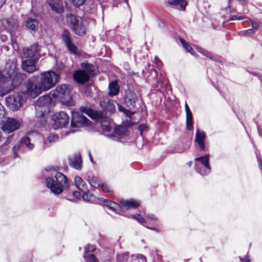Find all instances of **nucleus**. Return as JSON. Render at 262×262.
<instances>
[{"label": "nucleus", "instance_id": "obj_1", "mask_svg": "<svg viewBox=\"0 0 262 262\" xmlns=\"http://www.w3.org/2000/svg\"><path fill=\"white\" fill-rule=\"evenodd\" d=\"M39 82L35 83L29 79L25 84L26 93L32 98L39 95L42 91H46L53 87L59 78V75L53 71L42 72L40 74Z\"/></svg>", "mask_w": 262, "mask_h": 262}, {"label": "nucleus", "instance_id": "obj_2", "mask_svg": "<svg viewBox=\"0 0 262 262\" xmlns=\"http://www.w3.org/2000/svg\"><path fill=\"white\" fill-rule=\"evenodd\" d=\"M80 111L81 113L76 112H72V117L71 124L73 127H79L82 125L86 126L89 124V120L82 114H85L91 118L96 120H101L103 118V113L93 111L92 109L88 107H80Z\"/></svg>", "mask_w": 262, "mask_h": 262}, {"label": "nucleus", "instance_id": "obj_3", "mask_svg": "<svg viewBox=\"0 0 262 262\" xmlns=\"http://www.w3.org/2000/svg\"><path fill=\"white\" fill-rule=\"evenodd\" d=\"M55 177L56 181L51 177L46 179V183L52 192L56 195L61 193L64 188H69V182L66 176L60 172H55Z\"/></svg>", "mask_w": 262, "mask_h": 262}, {"label": "nucleus", "instance_id": "obj_4", "mask_svg": "<svg viewBox=\"0 0 262 262\" xmlns=\"http://www.w3.org/2000/svg\"><path fill=\"white\" fill-rule=\"evenodd\" d=\"M71 88L70 85L61 84L57 86L54 90L50 92L53 99L59 100L67 106H73L74 102L70 96Z\"/></svg>", "mask_w": 262, "mask_h": 262}, {"label": "nucleus", "instance_id": "obj_5", "mask_svg": "<svg viewBox=\"0 0 262 262\" xmlns=\"http://www.w3.org/2000/svg\"><path fill=\"white\" fill-rule=\"evenodd\" d=\"M104 205L108 208L119 214H121L122 209L123 208L128 210L130 209L137 208L140 205V202L134 199L128 200H122L119 204L107 200H104Z\"/></svg>", "mask_w": 262, "mask_h": 262}, {"label": "nucleus", "instance_id": "obj_6", "mask_svg": "<svg viewBox=\"0 0 262 262\" xmlns=\"http://www.w3.org/2000/svg\"><path fill=\"white\" fill-rule=\"evenodd\" d=\"M67 23L75 34L83 36L86 33L87 27L85 23L80 17H77L72 14L67 15Z\"/></svg>", "mask_w": 262, "mask_h": 262}, {"label": "nucleus", "instance_id": "obj_7", "mask_svg": "<svg viewBox=\"0 0 262 262\" xmlns=\"http://www.w3.org/2000/svg\"><path fill=\"white\" fill-rule=\"evenodd\" d=\"M25 101V97L22 93H15L6 98L7 105L12 111L18 110Z\"/></svg>", "mask_w": 262, "mask_h": 262}, {"label": "nucleus", "instance_id": "obj_8", "mask_svg": "<svg viewBox=\"0 0 262 262\" xmlns=\"http://www.w3.org/2000/svg\"><path fill=\"white\" fill-rule=\"evenodd\" d=\"M52 120L54 121L53 127L54 129H58L64 127L67 125L69 121V117L64 112L61 111L55 114L52 116Z\"/></svg>", "mask_w": 262, "mask_h": 262}, {"label": "nucleus", "instance_id": "obj_9", "mask_svg": "<svg viewBox=\"0 0 262 262\" xmlns=\"http://www.w3.org/2000/svg\"><path fill=\"white\" fill-rule=\"evenodd\" d=\"M21 122L19 120L12 118H8L6 121L3 123L2 129L6 133L10 134L18 129L20 125Z\"/></svg>", "mask_w": 262, "mask_h": 262}, {"label": "nucleus", "instance_id": "obj_10", "mask_svg": "<svg viewBox=\"0 0 262 262\" xmlns=\"http://www.w3.org/2000/svg\"><path fill=\"white\" fill-rule=\"evenodd\" d=\"M25 146L30 150H32L34 148V145L30 142V140L28 137H24L22 138L19 142L13 146L12 151L14 158L18 157V151L23 150V147Z\"/></svg>", "mask_w": 262, "mask_h": 262}, {"label": "nucleus", "instance_id": "obj_11", "mask_svg": "<svg viewBox=\"0 0 262 262\" xmlns=\"http://www.w3.org/2000/svg\"><path fill=\"white\" fill-rule=\"evenodd\" d=\"M209 156L206 155L204 157H198L195 159V161H200L201 163L204 166L205 169L204 170L201 169L199 165L196 166V170L198 173L202 175L208 174L211 171V167L209 163Z\"/></svg>", "mask_w": 262, "mask_h": 262}, {"label": "nucleus", "instance_id": "obj_12", "mask_svg": "<svg viewBox=\"0 0 262 262\" xmlns=\"http://www.w3.org/2000/svg\"><path fill=\"white\" fill-rule=\"evenodd\" d=\"M1 23L4 29L10 33L14 32L18 26L17 19L13 17L4 18L2 19Z\"/></svg>", "mask_w": 262, "mask_h": 262}, {"label": "nucleus", "instance_id": "obj_13", "mask_svg": "<svg viewBox=\"0 0 262 262\" xmlns=\"http://www.w3.org/2000/svg\"><path fill=\"white\" fill-rule=\"evenodd\" d=\"M61 37L68 50L72 53L77 54V48L72 41L70 33L64 30L62 33Z\"/></svg>", "mask_w": 262, "mask_h": 262}, {"label": "nucleus", "instance_id": "obj_14", "mask_svg": "<svg viewBox=\"0 0 262 262\" xmlns=\"http://www.w3.org/2000/svg\"><path fill=\"white\" fill-rule=\"evenodd\" d=\"M39 47L37 45L34 44L29 47L25 48L23 49L24 56L26 58L39 59Z\"/></svg>", "mask_w": 262, "mask_h": 262}, {"label": "nucleus", "instance_id": "obj_15", "mask_svg": "<svg viewBox=\"0 0 262 262\" xmlns=\"http://www.w3.org/2000/svg\"><path fill=\"white\" fill-rule=\"evenodd\" d=\"M38 59L36 58L23 61L21 63L23 70L29 73L37 71L38 68L36 66V63Z\"/></svg>", "mask_w": 262, "mask_h": 262}, {"label": "nucleus", "instance_id": "obj_16", "mask_svg": "<svg viewBox=\"0 0 262 262\" xmlns=\"http://www.w3.org/2000/svg\"><path fill=\"white\" fill-rule=\"evenodd\" d=\"M69 165L77 170H80L82 166V161L81 155L75 153L70 156L68 159Z\"/></svg>", "mask_w": 262, "mask_h": 262}, {"label": "nucleus", "instance_id": "obj_17", "mask_svg": "<svg viewBox=\"0 0 262 262\" xmlns=\"http://www.w3.org/2000/svg\"><path fill=\"white\" fill-rule=\"evenodd\" d=\"M115 101L110 100L107 97L103 98L100 101L101 107L106 113H112L115 111Z\"/></svg>", "mask_w": 262, "mask_h": 262}, {"label": "nucleus", "instance_id": "obj_18", "mask_svg": "<svg viewBox=\"0 0 262 262\" xmlns=\"http://www.w3.org/2000/svg\"><path fill=\"white\" fill-rule=\"evenodd\" d=\"M137 100V97L135 93L131 91L126 92V96L124 97V102L129 109L135 107Z\"/></svg>", "mask_w": 262, "mask_h": 262}, {"label": "nucleus", "instance_id": "obj_19", "mask_svg": "<svg viewBox=\"0 0 262 262\" xmlns=\"http://www.w3.org/2000/svg\"><path fill=\"white\" fill-rule=\"evenodd\" d=\"M52 96L50 93L48 95L42 96L38 98V100L35 101L34 105L36 110L40 107L48 106L52 101Z\"/></svg>", "mask_w": 262, "mask_h": 262}, {"label": "nucleus", "instance_id": "obj_20", "mask_svg": "<svg viewBox=\"0 0 262 262\" xmlns=\"http://www.w3.org/2000/svg\"><path fill=\"white\" fill-rule=\"evenodd\" d=\"M74 80L78 83L83 84L89 79L88 74L83 70H78L73 74Z\"/></svg>", "mask_w": 262, "mask_h": 262}, {"label": "nucleus", "instance_id": "obj_21", "mask_svg": "<svg viewBox=\"0 0 262 262\" xmlns=\"http://www.w3.org/2000/svg\"><path fill=\"white\" fill-rule=\"evenodd\" d=\"M17 60L14 58L11 60L9 59L6 65L7 74L9 77L14 75L17 69Z\"/></svg>", "mask_w": 262, "mask_h": 262}, {"label": "nucleus", "instance_id": "obj_22", "mask_svg": "<svg viewBox=\"0 0 262 262\" xmlns=\"http://www.w3.org/2000/svg\"><path fill=\"white\" fill-rule=\"evenodd\" d=\"M25 26L28 29L35 32L38 29V22L34 18H28L25 22Z\"/></svg>", "mask_w": 262, "mask_h": 262}, {"label": "nucleus", "instance_id": "obj_23", "mask_svg": "<svg viewBox=\"0 0 262 262\" xmlns=\"http://www.w3.org/2000/svg\"><path fill=\"white\" fill-rule=\"evenodd\" d=\"M206 136L204 132H200L198 130L195 135V142L198 144L201 149L205 148L204 140Z\"/></svg>", "mask_w": 262, "mask_h": 262}, {"label": "nucleus", "instance_id": "obj_24", "mask_svg": "<svg viewBox=\"0 0 262 262\" xmlns=\"http://www.w3.org/2000/svg\"><path fill=\"white\" fill-rule=\"evenodd\" d=\"M88 181L90 185L95 188L99 187L102 182L101 180L98 177L93 175L89 176Z\"/></svg>", "mask_w": 262, "mask_h": 262}, {"label": "nucleus", "instance_id": "obj_25", "mask_svg": "<svg viewBox=\"0 0 262 262\" xmlns=\"http://www.w3.org/2000/svg\"><path fill=\"white\" fill-rule=\"evenodd\" d=\"M74 184L76 187L81 191H84L86 189V185L85 182L79 176L75 177Z\"/></svg>", "mask_w": 262, "mask_h": 262}, {"label": "nucleus", "instance_id": "obj_26", "mask_svg": "<svg viewBox=\"0 0 262 262\" xmlns=\"http://www.w3.org/2000/svg\"><path fill=\"white\" fill-rule=\"evenodd\" d=\"M81 67L88 73L94 76L96 74V70L95 67L92 64L87 62L81 63Z\"/></svg>", "mask_w": 262, "mask_h": 262}, {"label": "nucleus", "instance_id": "obj_27", "mask_svg": "<svg viewBox=\"0 0 262 262\" xmlns=\"http://www.w3.org/2000/svg\"><path fill=\"white\" fill-rule=\"evenodd\" d=\"M119 92V88L116 82L113 81L109 84L108 94L111 96L118 95Z\"/></svg>", "mask_w": 262, "mask_h": 262}, {"label": "nucleus", "instance_id": "obj_28", "mask_svg": "<svg viewBox=\"0 0 262 262\" xmlns=\"http://www.w3.org/2000/svg\"><path fill=\"white\" fill-rule=\"evenodd\" d=\"M167 3L173 6L179 5L182 9H185L187 5V2L185 0H169Z\"/></svg>", "mask_w": 262, "mask_h": 262}, {"label": "nucleus", "instance_id": "obj_29", "mask_svg": "<svg viewBox=\"0 0 262 262\" xmlns=\"http://www.w3.org/2000/svg\"><path fill=\"white\" fill-rule=\"evenodd\" d=\"M186 126L188 130L193 128L192 114L191 112L186 113Z\"/></svg>", "mask_w": 262, "mask_h": 262}, {"label": "nucleus", "instance_id": "obj_30", "mask_svg": "<svg viewBox=\"0 0 262 262\" xmlns=\"http://www.w3.org/2000/svg\"><path fill=\"white\" fill-rule=\"evenodd\" d=\"M114 132L119 136H125L127 135V129L124 126H118L115 128Z\"/></svg>", "mask_w": 262, "mask_h": 262}, {"label": "nucleus", "instance_id": "obj_31", "mask_svg": "<svg viewBox=\"0 0 262 262\" xmlns=\"http://www.w3.org/2000/svg\"><path fill=\"white\" fill-rule=\"evenodd\" d=\"M180 41L182 44V45L183 46V47H184V48L188 52H189L190 54H191L192 55H193L194 54V53H193V50L192 49V48H191V47L190 46V45L187 42H186L185 41V40L183 38H180Z\"/></svg>", "mask_w": 262, "mask_h": 262}, {"label": "nucleus", "instance_id": "obj_32", "mask_svg": "<svg viewBox=\"0 0 262 262\" xmlns=\"http://www.w3.org/2000/svg\"><path fill=\"white\" fill-rule=\"evenodd\" d=\"M117 259L118 262H127L128 259V253L126 252L118 254Z\"/></svg>", "mask_w": 262, "mask_h": 262}, {"label": "nucleus", "instance_id": "obj_33", "mask_svg": "<svg viewBox=\"0 0 262 262\" xmlns=\"http://www.w3.org/2000/svg\"><path fill=\"white\" fill-rule=\"evenodd\" d=\"M52 10L58 13H60L63 11V8L59 4L54 3L50 5Z\"/></svg>", "mask_w": 262, "mask_h": 262}, {"label": "nucleus", "instance_id": "obj_34", "mask_svg": "<svg viewBox=\"0 0 262 262\" xmlns=\"http://www.w3.org/2000/svg\"><path fill=\"white\" fill-rule=\"evenodd\" d=\"M47 140L50 143H54L58 141L59 136L57 134L52 133L48 135Z\"/></svg>", "mask_w": 262, "mask_h": 262}, {"label": "nucleus", "instance_id": "obj_35", "mask_svg": "<svg viewBox=\"0 0 262 262\" xmlns=\"http://www.w3.org/2000/svg\"><path fill=\"white\" fill-rule=\"evenodd\" d=\"M94 199L95 196L89 191L85 192L83 194V199L85 201H93Z\"/></svg>", "mask_w": 262, "mask_h": 262}, {"label": "nucleus", "instance_id": "obj_36", "mask_svg": "<svg viewBox=\"0 0 262 262\" xmlns=\"http://www.w3.org/2000/svg\"><path fill=\"white\" fill-rule=\"evenodd\" d=\"M83 257L85 259L86 262H99L94 255L92 254H84Z\"/></svg>", "mask_w": 262, "mask_h": 262}, {"label": "nucleus", "instance_id": "obj_37", "mask_svg": "<svg viewBox=\"0 0 262 262\" xmlns=\"http://www.w3.org/2000/svg\"><path fill=\"white\" fill-rule=\"evenodd\" d=\"M255 31L252 29H249L246 30L242 31L241 35L244 36H250L254 35Z\"/></svg>", "mask_w": 262, "mask_h": 262}, {"label": "nucleus", "instance_id": "obj_38", "mask_svg": "<svg viewBox=\"0 0 262 262\" xmlns=\"http://www.w3.org/2000/svg\"><path fill=\"white\" fill-rule=\"evenodd\" d=\"M198 50L200 53L202 54L203 55H204L211 59H213V57L211 55V54L210 52H209L208 51H207L203 49L200 48H198Z\"/></svg>", "mask_w": 262, "mask_h": 262}, {"label": "nucleus", "instance_id": "obj_39", "mask_svg": "<svg viewBox=\"0 0 262 262\" xmlns=\"http://www.w3.org/2000/svg\"><path fill=\"white\" fill-rule=\"evenodd\" d=\"M96 247L92 245H88L84 248V254L88 255L87 253L89 252H93L95 251Z\"/></svg>", "mask_w": 262, "mask_h": 262}, {"label": "nucleus", "instance_id": "obj_40", "mask_svg": "<svg viewBox=\"0 0 262 262\" xmlns=\"http://www.w3.org/2000/svg\"><path fill=\"white\" fill-rule=\"evenodd\" d=\"M7 77L5 76L0 70V87L4 86L7 82Z\"/></svg>", "mask_w": 262, "mask_h": 262}, {"label": "nucleus", "instance_id": "obj_41", "mask_svg": "<svg viewBox=\"0 0 262 262\" xmlns=\"http://www.w3.org/2000/svg\"><path fill=\"white\" fill-rule=\"evenodd\" d=\"M73 5L76 7L82 6L86 0H70Z\"/></svg>", "mask_w": 262, "mask_h": 262}, {"label": "nucleus", "instance_id": "obj_42", "mask_svg": "<svg viewBox=\"0 0 262 262\" xmlns=\"http://www.w3.org/2000/svg\"><path fill=\"white\" fill-rule=\"evenodd\" d=\"M133 256H135V258L139 262H147L146 258L145 256L141 254H137Z\"/></svg>", "mask_w": 262, "mask_h": 262}, {"label": "nucleus", "instance_id": "obj_43", "mask_svg": "<svg viewBox=\"0 0 262 262\" xmlns=\"http://www.w3.org/2000/svg\"><path fill=\"white\" fill-rule=\"evenodd\" d=\"M101 128L106 132H110L112 129L111 126L108 123H104L101 124Z\"/></svg>", "mask_w": 262, "mask_h": 262}, {"label": "nucleus", "instance_id": "obj_44", "mask_svg": "<svg viewBox=\"0 0 262 262\" xmlns=\"http://www.w3.org/2000/svg\"><path fill=\"white\" fill-rule=\"evenodd\" d=\"M133 216L140 223H144L145 222V219L142 217L139 214H135L133 215Z\"/></svg>", "mask_w": 262, "mask_h": 262}, {"label": "nucleus", "instance_id": "obj_45", "mask_svg": "<svg viewBox=\"0 0 262 262\" xmlns=\"http://www.w3.org/2000/svg\"><path fill=\"white\" fill-rule=\"evenodd\" d=\"M246 16L244 15H233L231 16V20H242L245 19Z\"/></svg>", "mask_w": 262, "mask_h": 262}, {"label": "nucleus", "instance_id": "obj_46", "mask_svg": "<svg viewBox=\"0 0 262 262\" xmlns=\"http://www.w3.org/2000/svg\"><path fill=\"white\" fill-rule=\"evenodd\" d=\"M100 187H101L103 191L105 192H106V193H111L112 192V191L109 190V188L106 185L103 184L101 183V184Z\"/></svg>", "mask_w": 262, "mask_h": 262}, {"label": "nucleus", "instance_id": "obj_47", "mask_svg": "<svg viewBox=\"0 0 262 262\" xmlns=\"http://www.w3.org/2000/svg\"><path fill=\"white\" fill-rule=\"evenodd\" d=\"M11 43H12V46L14 50L18 49V45L17 44L16 39L13 37L11 38Z\"/></svg>", "mask_w": 262, "mask_h": 262}, {"label": "nucleus", "instance_id": "obj_48", "mask_svg": "<svg viewBox=\"0 0 262 262\" xmlns=\"http://www.w3.org/2000/svg\"><path fill=\"white\" fill-rule=\"evenodd\" d=\"M155 62L158 68H159L162 64V62L161 60L158 57V56H155Z\"/></svg>", "mask_w": 262, "mask_h": 262}, {"label": "nucleus", "instance_id": "obj_49", "mask_svg": "<svg viewBox=\"0 0 262 262\" xmlns=\"http://www.w3.org/2000/svg\"><path fill=\"white\" fill-rule=\"evenodd\" d=\"M20 81H18L17 78H14L12 81V85H13V89L14 87L17 86L19 83H20Z\"/></svg>", "mask_w": 262, "mask_h": 262}, {"label": "nucleus", "instance_id": "obj_50", "mask_svg": "<svg viewBox=\"0 0 262 262\" xmlns=\"http://www.w3.org/2000/svg\"><path fill=\"white\" fill-rule=\"evenodd\" d=\"M250 21H251V25H252V29H255V30H257L258 28V24L257 23L254 21V20L251 19L250 20Z\"/></svg>", "mask_w": 262, "mask_h": 262}, {"label": "nucleus", "instance_id": "obj_51", "mask_svg": "<svg viewBox=\"0 0 262 262\" xmlns=\"http://www.w3.org/2000/svg\"><path fill=\"white\" fill-rule=\"evenodd\" d=\"M0 39L3 42H5L8 39V37L6 35L1 33L0 34Z\"/></svg>", "mask_w": 262, "mask_h": 262}, {"label": "nucleus", "instance_id": "obj_52", "mask_svg": "<svg viewBox=\"0 0 262 262\" xmlns=\"http://www.w3.org/2000/svg\"><path fill=\"white\" fill-rule=\"evenodd\" d=\"M73 195L74 198H77V199L80 198V195H81L80 193L78 191H74L73 193Z\"/></svg>", "mask_w": 262, "mask_h": 262}, {"label": "nucleus", "instance_id": "obj_53", "mask_svg": "<svg viewBox=\"0 0 262 262\" xmlns=\"http://www.w3.org/2000/svg\"><path fill=\"white\" fill-rule=\"evenodd\" d=\"M146 128V126L144 124H141L138 127V129L141 132H142L143 130H145Z\"/></svg>", "mask_w": 262, "mask_h": 262}, {"label": "nucleus", "instance_id": "obj_54", "mask_svg": "<svg viewBox=\"0 0 262 262\" xmlns=\"http://www.w3.org/2000/svg\"><path fill=\"white\" fill-rule=\"evenodd\" d=\"M148 217L150 220H156V217L154 214H149L148 216Z\"/></svg>", "mask_w": 262, "mask_h": 262}, {"label": "nucleus", "instance_id": "obj_55", "mask_svg": "<svg viewBox=\"0 0 262 262\" xmlns=\"http://www.w3.org/2000/svg\"><path fill=\"white\" fill-rule=\"evenodd\" d=\"M185 111H186V113H189V112H191V111L189 109V106H188V104L187 103H185Z\"/></svg>", "mask_w": 262, "mask_h": 262}, {"label": "nucleus", "instance_id": "obj_56", "mask_svg": "<svg viewBox=\"0 0 262 262\" xmlns=\"http://www.w3.org/2000/svg\"><path fill=\"white\" fill-rule=\"evenodd\" d=\"M11 90V89H10V90H4L3 91V92H2V94H2V95H6V94H8V93H9Z\"/></svg>", "mask_w": 262, "mask_h": 262}, {"label": "nucleus", "instance_id": "obj_57", "mask_svg": "<svg viewBox=\"0 0 262 262\" xmlns=\"http://www.w3.org/2000/svg\"><path fill=\"white\" fill-rule=\"evenodd\" d=\"M6 0H0V8L5 4Z\"/></svg>", "mask_w": 262, "mask_h": 262}, {"label": "nucleus", "instance_id": "obj_58", "mask_svg": "<svg viewBox=\"0 0 262 262\" xmlns=\"http://www.w3.org/2000/svg\"><path fill=\"white\" fill-rule=\"evenodd\" d=\"M89 157H90V160H91V161L92 163H93V158H92V155H91V153H90V152H89Z\"/></svg>", "mask_w": 262, "mask_h": 262}, {"label": "nucleus", "instance_id": "obj_59", "mask_svg": "<svg viewBox=\"0 0 262 262\" xmlns=\"http://www.w3.org/2000/svg\"><path fill=\"white\" fill-rule=\"evenodd\" d=\"M75 132V130H71L70 132H67L66 135H69L70 133H74Z\"/></svg>", "mask_w": 262, "mask_h": 262}, {"label": "nucleus", "instance_id": "obj_60", "mask_svg": "<svg viewBox=\"0 0 262 262\" xmlns=\"http://www.w3.org/2000/svg\"><path fill=\"white\" fill-rule=\"evenodd\" d=\"M149 228L150 229V228ZM151 229L158 231V229L156 228H151Z\"/></svg>", "mask_w": 262, "mask_h": 262}, {"label": "nucleus", "instance_id": "obj_61", "mask_svg": "<svg viewBox=\"0 0 262 262\" xmlns=\"http://www.w3.org/2000/svg\"><path fill=\"white\" fill-rule=\"evenodd\" d=\"M228 9H229L230 10V12H231V8L230 6H229L228 8H226V10H227Z\"/></svg>", "mask_w": 262, "mask_h": 262}, {"label": "nucleus", "instance_id": "obj_62", "mask_svg": "<svg viewBox=\"0 0 262 262\" xmlns=\"http://www.w3.org/2000/svg\"><path fill=\"white\" fill-rule=\"evenodd\" d=\"M191 164V162H190L189 163V166H190Z\"/></svg>", "mask_w": 262, "mask_h": 262}, {"label": "nucleus", "instance_id": "obj_63", "mask_svg": "<svg viewBox=\"0 0 262 262\" xmlns=\"http://www.w3.org/2000/svg\"><path fill=\"white\" fill-rule=\"evenodd\" d=\"M47 171H50V170H51V169H47Z\"/></svg>", "mask_w": 262, "mask_h": 262}]
</instances>
